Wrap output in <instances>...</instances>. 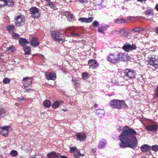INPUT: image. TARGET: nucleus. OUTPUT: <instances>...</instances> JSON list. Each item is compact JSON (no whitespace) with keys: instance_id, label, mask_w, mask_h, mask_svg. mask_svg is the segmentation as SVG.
I'll return each instance as SVG.
<instances>
[{"instance_id":"1","label":"nucleus","mask_w":158,"mask_h":158,"mask_svg":"<svg viewBox=\"0 0 158 158\" xmlns=\"http://www.w3.org/2000/svg\"><path fill=\"white\" fill-rule=\"evenodd\" d=\"M125 127L128 129L124 130L118 136L121 142L119 146L123 148H135L138 145L137 139L135 136L137 133L133 129L129 128L128 126H126Z\"/></svg>"},{"instance_id":"2","label":"nucleus","mask_w":158,"mask_h":158,"mask_svg":"<svg viewBox=\"0 0 158 158\" xmlns=\"http://www.w3.org/2000/svg\"><path fill=\"white\" fill-rule=\"evenodd\" d=\"M51 36L53 40L62 44L65 41V37L62 36L60 32L58 30L50 31Z\"/></svg>"},{"instance_id":"3","label":"nucleus","mask_w":158,"mask_h":158,"mask_svg":"<svg viewBox=\"0 0 158 158\" xmlns=\"http://www.w3.org/2000/svg\"><path fill=\"white\" fill-rule=\"evenodd\" d=\"M111 106L114 109H120L127 107L124 100L114 99L111 100L110 103Z\"/></svg>"},{"instance_id":"4","label":"nucleus","mask_w":158,"mask_h":158,"mask_svg":"<svg viewBox=\"0 0 158 158\" xmlns=\"http://www.w3.org/2000/svg\"><path fill=\"white\" fill-rule=\"evenodd\" d=\"M123 78L127 80L134 79L135 78L136 73L133 69H126L124 72Z\"/></svg>"},{"instance_id":"5","label":"nucleus","mask_w":158,"mask_h":158,"mask_svg":"<svg viewBox=\"0 0 158 158\" xmlns=\"http://www.w3.org/2000/svg\"><path fill=\"white\" fill-rule=\"evenodd\" d=\"M30 11L31 17L34 19H37L41 15V10L35 7L31 8L30 9Z\"/></svg>"},{"instance_id":"6","label":"nucleus","mask_w":158,"mask_h":158,"mask_svg":"<svg viewBox=\"0 0 158 158\" xmlns=\"http://www.w3.org/2000/svg\"><path fill=\"white\" fill-rule=\"evenodd\" d=\"M15 26L17 27L23 25L24 24L25 19L22 15H19L15 17Z\"/></svg>"},{"instance_id":"7","label":"nucleus","mask_w":158,"mask_h":158,"mask_svg":"<svg viewBox=\"0 0 158 158\" xmlns=\"http://www.w3.org/2000/svg\"><path fill=\"white\" fill-rule=\"evenodd\" d=\"M75 30L73 27H69L66 29V31L65 32V34L68 36L71 35L73 37H77L81 36V34L76 33Z\"/></svg>"},{"instance_id":"8","label":"nucleus","mask_w":158,"mask_h":158,"mask_svg":"<svg viewBox=\"0 0 158 158\" xmlns=\"http://www.w3.org/2000/svg\"><path fill=\"white\" fill-rule=\"evenodd\" d=\"M136 48L135 45L132 44L131 45L128 43L125 44L122 47V49L125 52H128L130 50L135 49Z\"/></svg>"},{"instance_id":"9","label":"nucleus","mask_w":158,"mask_h":158,"mask_svg":"<svg viewBox=\"0 0 158 158\" xmlns=\"http://www.w3.org/2000/svg\"><path fill=\"white\" fill-rule=\"evenodd\" d=\"M107 60L114 64L118 62V60L117 57V55H116L114 54H110L109 56L107 57Z\"/></svg>"},{"instance_id":"10","label":"nucleus","mask_w":158,"mask_h":158,"mask_svg":"<svg viewBox=\"0 0 158 158\" xmlns=\"http://www.w3.org/2000/svg\"><path fill=\"white\" fill-rule=\"evenodd\" d=\"M150 65L152 66L155 68H157L158 66V59L151 57H150L148 61Z\"/></svg>"},{"instance_id":"11","label":"nucleus","mask_w":158,"mask_h":158,"mask_svg":"<svg viewBox=\"0 0 158 158\" xmlns=\"http://www.w3.org/2000/svg\"><path fill=\"white\" fill-rule=\"evenodd\" d=\"M141 150L144 153L146 152L148 153V155H150L151 154V152L150 151L151 149V146L146 144H144L143 145L140 147Z\"/></svg>"},{"instance_id":"12","label":"nucleus","mask_w":158,"mask_h":158,"mask_svg":"<svg viewBox=\"0 0 158 158\" xmlns=\"http://www.w3.org/2000/svg\"><path fill=\"white\" fill-rule=\"evenodd\" d=\"M127 54L126 53H120L117 54V57L119 61H125L127 60Z\"/></svg>"},{"instance_id":"13","label":"nucleus","mask_w":158,"mask_h":158,"mask_svg":"<svg viewBox=\"0 0 158 158\" xmlns=\"http://www.w3.org/2000/svg\"><path fill=\"white\" fill-rule=\"evenodd\" d=\"M89 65L92 69H96L98 66L96 60L94 59H91L89 60Z\"/></svg>"},{"instance_id":"14","label":"nucleus","mask_w":158,"mask_h":158,"mask_svg":"<svg viewBox=\"0 0 158 158\" xmlns=\"http://www.w3.org/2000/svg\"><path fill=\"white\" fill-rule=\"evenodd\" d=\"M146 129L149 131H155L158 128L157 125L154 124L150 125L145 127Z\"/></svg>"},{"instance_id":"15","label":"nucleus","mask_w":158,"mask_h":158,"mask_svg":"<svg viewBox=\"0 0 158 158\" xmlns=\"http://www.w3.org/2000/svg\"><path fill=\"white\" fill-rule=\"evenodd\" d=\"M46 78L48 80H55L56 78V73L53 72H51L49 74L46 73L45 74Z\"/></svg>"},{"instance_id":"16","label":"nucleus","mask_w":158,"mask_h":158,"mask_svg":"<svg viewBox=\"0 0 158 158\" xmlns=\"http://www.w3.org/2000/svg\"><path fill=\"white\" fill-rule=\"evenodd\" d=\"M93 20V18L92 17H90L88 18L85 17L80 18L78 19V20L79 22L82 23H89L91 22Z\"/></svg>"},{"instance_id":"17","label":"nucleus","mask_w":158,"mask_h":158,"mask_svg":"<svg viewBox=\"0 0 158 158\" xmlns=\"http://www.w3.org/2000/svg\"><path fill=\"white\" fill-rule=\"evenodd\" d=\"M76 135L77 139L81 141H84L86 139V135L84 133H78Z\"/></svg>"},{"instance_id":"18","label":"nucleus","mask_w":158,"mask_h":158,"mask_svg":"<svg viewBox=\"0 0 158 158\" xmlns=\"http://www.w3.org/2000/svg\"><path fill=\"white\" fill-rule=\"evenodd\" d=\"M31 45L34 47H36L38 46L40 43L38 41V39L36 37H34L32 38L30 42Z\"/></svg>"},{"instance_id":"19","label":"nucleus","mask_w":158,"mask_h":158,"mask_svg":"<svg viewBox=\"0 0 158 158\" xmlns=\"http://www.w3.org/2000/svg\"><path fill=\"white\" fill-rule=\"evenodd\" d=\"M8 126L3 127L0 131V133L4 136H7L8 133Z\"/></svg>"},{"instance_id":"20","label":"nucleus","mask_w":158,"mask_h":158,"mask_svg":"<svg viewBox=\"0 0 158 158\" xmlns=\"http://www.w3.org/2000/svg\"><path fill=\"white\" fill-rule=\"evenodd\" d=\"M59 155L58 153L55 152H53L48 154L47 158H59Z\"/></svg>"},{"instance_id":"21","label":"nucleus","mask_w":158,"mask_h":158,"mask_svg":"<svg viewBox=\"0 0 158 158\" xmlns=\"http://www.w3.org/2000/svg\"><path fill=\"white\" fill-rule=\"evenodd\" d=\"M19 44L22 47H25L28 44L29 42L25 38H21L19 40Z\"/></svg>"},{"instance_id":"22","label":"nucleus","mask_w":158,"mask_h":158,"mask_svg":"<svg viewBox=\"0 0 158 158\" xmlns=\"http://www.w3.org/2000/svg\"><path fill=\"white\" fill-rule=\"evenodd\" d=\"M106 141L104 139L101 140L98 143V148L100 149L103 148L106 146Z\"/></svg>"},{"instance_id":"23","label":"nucleus","mask_w":158,"mask_h":158,"mask_svg":"<svg viewBox=\"0 0 158 158\" xmlns=\"http://www.w3.org/2000/svg\"><path fill=\"white\" fill-rule=\"evenodd\" d=\"M105 111L103 109H98L96 110V114L99 118L102 117L104 115Z\"/></svg>"},{"instance_id":"24","label":"nucleus","mask_w":158,"mask_h":158,"mask_svg":"<svg viewBox=\"0 0 158 158\" xmlns=\"http://www.w3.org/2000/svg\"><path fill=\"white\" fill-rule=\"evenodd\" d=\"M6 28L9 33L11 34L14 32L15 27L14 25H10L7 26Z\"/></svg>"},{"instance_id":"25","label":"nucleus","mask_w":158,"mask_h":158,"mask_svg":"<svg viewBox=\"0 0 158 158\" xmlns=\"http://www.w3.org/2000/svg\"><path fill=\"white\" fill-rule=\"evenodd\" d=\"M23 83L27 85H29L32 82V80L31 78L29 77L23 78Z\"/></svg>"},{"instance_id":"26","label":"nucleus","mask_w":158,"mask_h":158,"mask_svg":"<svg viewBox=\"0 0 158 158\" xmlns=\"http://www.w3.org/2000/svg\"><path fill=\"white\" fill-rule=\"evenodd\" d=\"M43 104L44 106L45 107L49 108L51 106V103L50 101L46 100L43 102Z\"/></svg>"},{"instance_id":"27","label":"nucleus","mask_w":158,"mask_h":158,"mask_svg":"<svg viewBox=\"0 0 158 158\" xmlns=\"http://www.w3.org/2000/svg\"><path fill=\"white\" fill-rule=\"evenodd\" d=\"M146 15L153 16L154 14L152 9H147L145 12Z\"/></svg>"},{"instance_id":"28","label":"nucleus","mask_w":158,"mask_h":158,"mask_svg":"<svg viewBox=\"0 0 158 158\" xmlns=\"http://www.w3.org/2000/svg\"><path fill=\"white\" fill-rule=\"evenodd\" d=\"M68 20L70 22L73 21L74 20V16L73 14L69 13L67 16Z\"/></svg>"},{"instance_id":"29","label":"nucleus","mask_w":158,"mask_h":158,"mask_svg":"<svg viewBox=\"0 0 158 158\" xmlns=\"http://www.w3.org/2000/svg\"><path fill=\"white\" fill-rule=\"evenodd\" d=\"M5 4L6 6L7 5L11 7H13L14 5V2L11 0H6Z\"/></svg>"},{"instance_id":"30","label":"nucleus","mask_w":158,"mask_h":158,"mask_svg":"<svg viewBox=\"0 0 158 158\" xmlns=\"http://www.w3.org/2000/svg\"><path fill=\"white\" fill-rule=\"evenodd\" d=\"M60 104V103L58 101L54 102L52 105V107L54 109H56L58 108Z\"/></svg>"},{"instance_id":"31","label":"nucleus","mask_w":158,"mask_h":158,"mask_svg":"<svg viewBox=\"0 0 158 158\" xmlns=\"http://www.w3.org/2000/svg\"><path fill=\"white\" fill-rule=\"evenodd\" d=\"M23 50L25 52V54L29 55L30 54L31 49L29 46H27L26 47L24 48Z\"/></svg>"},{"instance_id":"32","label":"nucleus","mask_w":158,"mask_h":158,"mask_svg":"<svg viewBox=\"0 0 158 158\" xmlns=\"http://www.w3.org/2000/svg\"><path fill=\"white\" fill-rule=\"evenodd\" d=\"M6 115V113L3 108H0V118Z\"/></svg>"},{"instance_id":"33","label":"nucleus","mask_w":158,"mask_h":158,"mask_svg":"<svg viewBox=\"0 0 158 158\" xmlns=\"http://www.w3.org/2000/svg\"><path fill=\"white\" fill-rule=\"evenodd\" d=\"M12 38L13 39L17 40L20 37L19 35L17 33H13L12 34Z\"/></svg>"},{"instance_id":"34","label":"nucleus","mask_w":158,"mask_h":158,"mask_svg":"<svg viewBox=\"0 0 158 158\" xmlns=\"http://www.w3.org/2000/svg\"><path fill=\"white\" fill-rule=\"evenodd\" d=\"M103 0H95L94 3L96 4V5L99 6L102 5L103 2Z\"/></svg>"},{"instance_id":"35","label":"nucleus","mask_w":158,"mask_h":158,"mask_svg":"<svg viewBox=\"0 0 158 158\" xmlns=\"http://www.w3.org/2000/svg\"><path fill=\"white\" fill-rule=\"evenodd\" d=\"M151 149L153 151L156 152L158 151V146L157 145H154L151 146Z\"/></svg>"},{"instance_id":"36","label":"nucleus","mask_w":158,"mask_h":158,"mask_svg":"<svg viewBox=\"0 0 158 158\" xmlns=\"http://www.w3.org/2000/svg\"><path fill=\"white\" fill-rule=\"evenodd\" d=\"M18 152L17 151L15 150H13L10 152V154L12 156L15 157L18 155Z\"/></svg>"},{"instance_id":"37","label":"nucleus","mask_w":158,"mask_h":158,"mask_svg":"<svg viewBox=\"0 0 158 158\" xmlns=\"http://www.w3.org/2000/svg\"><path fill=\"white\" fill-rule=\"evenodd\" d=\"M7 50L10 52H13L15 51V47L13 46H10L7 48Z\"/></svg>"},{"instance_id":"38","label":"nucleus","mask_w":158,"mask_h":158,"mask_svg":"<svg viewBox=\"0 0 158 158\" xmlns=\"http://www.w3.org/2000/svg\"><path fill=\"white\" fill-rule=\"evenodd\" d=\"M82 77L83 79L84 80H86L88 78L87 74L85 73H83L82 74Z\"/></svg>"},{"instance_id":"39","label":"nucleus","mask_w":158,"mask_h":158,"mask_svg":"<svg viewBox=\"0 0 158 158\" xmlns=\"http://www.w3.org/2000/svg\"><path fill=\"white\" fill-rule=\"evenodd\" d=\"M154 96L157 98H158V85L156 86L155 89Z\"/></svg>"},{"instance_id":"40","label":"nucleus","mask_w":158,"mask_h":158,"mask_svg":"<svg viewBox=\"0 0 158 158\" xmlns=\"http://www.w3.org/2000/svg\"><path fill=\"white\" fill-rule=\"evenodd\" d=\"M24 88L25 89V92L26 93L31 92L33 91V90L32 89L28 88H26V86L25 85H24Z\"/></svg>"},{"instance_id":"41","label":"nucleus","mask_w":158,"mask_h":158,"mask_svg":"<svg viewBox=\"0 0 158 158\" xmlns=\"http://www.w3.org/2000/svg\"><path fill=\"white\" fill-rule=\"evenodd\" d=\"M10 81V79L7 78H5L3 80V82L5 84H7L9 83Z\"/></svg>"},{"instance_id":"42","label":"nucleus","mask_w":158,"mask_h":158,"mask_svg":"<svg viewBox=\"0 0 158 158\" xmlns=\"http://www.w3.org/2000/svg\"><path fill=\"white\" fill-rule=\"evenodd\" d=\"M72 81L74 86H76L79 83V81H78L76 79L74 80L73 78L72 80Z\"/></svg>"},{"instance_id":"43","label":"nucleus","mask_w":158,"mask_h":158,"mask_svg":"<svg viewBox=\"0 0 158 158\" xmlns=\"http://www.w3.org/2000/svg\"><path fill=\"white\" fill-rule=\"evenodd\" d=\"M123 31V29H122L119 31L115 30L113 32V34L118 35L121 33Z\"/></svg>"},{"instance_id":"44","label":"nucleus","mask_w":158,"mask_h":158,"mask_svg":"<svg viewBox=\"0 0 158 158\" xmlns=\"http://www.w3.org/2000/svg\"><path fill=\"white\" fill-rule=\"evenodd\" d=\"M92 25L94 27H98L99 24L98 21H95L93 22L92 23Z\"/></svg>"},{"instance_id":"45","label":"nucleus","mask_w":158,"mask_h":158,"mask_svg":"<svg viewBox=\"0 0 158 158\" xmlns=\"http://www.w3.org/2000/svg\"><path fill=\"white\" fill-rule=\"evenodd\" d=\"M81 154L79 152H77L74 154V157L75 158H80Z\"/></svg>"},{"instance_id":"46","label":"nucleus","mask_w":158,"mask_h":158,"mask_svg":"<svg viewBox=\"0 0 158 158\" xmlns=\"http://www.w3.org/2000/svg\"><path fill=\"white\" fill-rule=\"evenodd\" d=\"M48 6L52 8H54L55 7V6L53 3L52 2H49L48 4Z\"/></svg>"},{"instance_id":"47","label":"nucleus","mask_w":158,"mask_h":158,"mask_svg":"<svg viewBox=\"0 0 158 158\" xmlns=\"http://www.w3.org/2000/svg\"><path fill=\"white\" fill-rule=\"evenodd\" d=\"M110 27V26L108 25H102V28L103 30H106L107 29Z\"/></svg>"},{"instance_id":"48","label":"nucleus","mask_w":158,"mask_h":158,"mask_svg":"<svg viewBox=\"0 0 158 158\" xmlns=\"http://www.w3.org/2000/svg\"><path fill=\"white\" fill-rule=\"evenodd\" d=\"M77 149L76 147H71L70 148V152L72 153L74 152Z\"/></svg>"},{"instance_id":"49","label":"nucleus","mask_w":158,"mask_h":158,"mask_svg":"<svg viewBox=\"0 0 158 158\" xmlns=\"http://www.w3.org/2000/svg\"><path fill=\"white\" fill-rule=\"evenodd\" d=\"M132 30V31H134L135 32H138L140 31L141 30L140 28H136L135 29H133Z\"/></svg>"},{"instance_id":"50","label":"nucleus","mask_w":158,"mask_h":158,"mask_svg":"<svg viewBox=\"0 0 158 158\" xmlns=\"http://www.w3.org/2000/svg\"><path fill=\"white\" fill-rule=\"evenodd\" d=\"M98 31V32L100 33H102L103 34L104 33V30L103 29L101 28H99L97 30Z\"/></svg>"},{"instance_id":"51","label":"nucleus","mask_w":158,"mask_h":158,"mask_svg":"<svg viewBox=\"0 0 158 158\" xmlns=\"http://www.w3.org/2000/svg\"><path fill=\"white\" fill-rule=\"evenodd\" d=\"M32 158H44V157L42 155H36L34 157Z\"/></svg>"},{"instance_id":"52","label":"nucleus","mask_w":158,"mask_h":158,"mask_svg":"<svg viewBox=\"0 0 158 158\" xmlns=\"http://www.w3.org/2000/svg\"><path fill=\"white\" fill-rule=\"evenodd\" d=\"M114 22L115 23H120V19H117L114 20Z\"/></svg>"},{"instance_id":"53","label":"nucleus","mask_w":158,"mask_h":158,"mask_svg":"<svg viewBox=\"0 0 158 158\" xmlns=\"http://www.w3.org/2000/svg\"><path fill=\"white\" fill-rule=\"evenodd\" d=\"M132 31V30H129L128 31H125L124 32V34H126L127 35L128 34L131 33Z\"/></svg>"},{"instance_id":"54","label":"nucleus","mask_w":158,"mask_h":158,"mask_svg":"<svg viewBox=\"0 0 158 158\" xmlns=\"http://www.w3.org/2000/svg\"><path fill=\"white\" fill-rule=\"evenodd\" d=\"M80 2L82 3H86L88 2V0H78Z\"/></svg>"},{"instance_id":"55","label":"nucleus","mask_w":158,"mask_h":158,"mask_svg":"<svg viewBox=\"0 0 158 158\" xmlns=\"http://www.w3.org/2000/svg\"><path fill=\"white\" fill-rule=\"evenodd\" d=\"M26 99L25 98H18L17 101H20L23 100H26Z\"/></svg>"},{"instance_id":"56","label":"nucleus","mask_w":158,"mask_h":158,"mask_svg":"<svg viewBox=\"0 0 158 158\" xmlns=\"http://www.w3.org/2000/svg\"><path fill=\"white\" fill-rule=\"evenodd\" d=\"M126 21L124 19H120V23H125Z\"/></svg>"},{"instance_id":"57","label":"nucleus","mask_w":158,"mask_h":158,"mask_svg":"<svg viewBox=\"0 0 158 158\" xmlns=\"http://www.w3.org/2000/svg\"><path fill=\"white\" fill-rule=\"evenodd\" d=\"M123 129V127H121L120 126H119V128L118 129V131L119 132H120Z\"/></svg>"},{"instance_id":"58","label":"nucleus","mask_w":158,"mask_h":158,"mask_svg":"<svg viewBox=\"0 0 158 158\" xmlns=\"http://www.w3.org/2000/svg\"><path fill=\"white\" fill-rule=\"evenodd\" d=\"M155 32L158 35V27H156L155 29Z\"/></svg>"},{"instance_id":"59","label":"nucleus","mask_w":158,"mask_h":158,"mask_svg":"<svg viewBox=\"0 0 158 158\" xmlns=\"http://www.w3.org/2000/svg\"><path fill=\"white\" fill-rule=\"evenodd\" d=\"M6 6L5 4H0V8H2V7H5Z\"/></svg>"},{"instance_id":"60","label":"nucleus","mask_w":158,"mask_h":158,"mask_svg":"<svg viewBox=\"0 0 158 158\" xmlns=\"http://www.w3.org/2000/svg\"><path fill=\"white\" fill-rule=\"evenodd\" d=\"M155 8L156 10L158 11V4L156 5Z\"/></svg>"},{"instance_id":"61","label":"nucleus","mask_w":158,"mask_h":158,"mask_svg":"<svg viewBox=\"0 0 158 158\" xmlns=\"http://www.w3.org/2000/svg\"><path fill=\"white\" fill-rule=\"evenodd\" d=\"M61 158H67V157L65 156H61Z\"/></svg>"},{"instance_id":"62","label":"nucleus","mask_w":158,"mask_h":158,"mask_svg":"<svg viewBox=\"0 0 158 158\" xmlns=\"http://www.w3.org/2000/svg\"><path fill=\"white\" fill-rule=\"evenodd\" d=\"M138 2H142L143 1H145L146 0H137Z\"/></svg>"},{"instance_id":"63","label":"nucleus","mask_w":158,"mask_h":158,"mask_svg":"<svg viewBox=\"0 0 158 158\" xmlns=\"http://www.w3.org/2000/svg\"><path fill=\"white\" fill-rule=\"evenodd\" d=\"M6 0H0V2H4L5 4L6 2Z\"/></svg>"},{"instance_id":"64","label":"nucleus","mask_w":158,"mask_h":158,"mask_svg":"<svg viewBox=\"0 0 158 158\" xmlns=\"http://www.w3.org/2000/svg\"><path fill=\"white\" fill-rule=\"evenodd\" d=\"M95 149H92V151L93 152H95Z\"/></svg>"}]
</instances>
